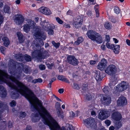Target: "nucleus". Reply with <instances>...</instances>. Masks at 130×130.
<instances>
[{
  "mask_svg": "<svg viewBox=\"0 0 130 130\" xmlns=\"http://www.w3.org/2000/svg\"><path fill=\"white\" fill-rule=\"evenodd\" d=\"M0 80L6 83L11 88L10 94L14 99L19 97V93L30 102L36 97L33 92L24 84L18 80L15 77L8 75L6 73L0 70Z\"/></svg>",
  "mask_w": 130,
  "mask_h": 130,
  "instance_id": "obj_1",
  "label": "nucleus"
},
{
  "mask_svg": "<svg viewBox=\"0 0 130 130\" xmlns=\"http://www.w3.org/2000/svg\"><path fill=\"white\" fill-rule=\"evenodd\" d=\"M30 102L31 104V109L32 111L38 112L36 114L32 113L31 115L33 122L38 121L41 117L43 122L49 126L51 130H66L64 126L60 128L58 123L51 117L37 97H36Z\"/></svg>",
  "mask_w": 130,
  "mask_h": 130,
  "instance_id": "obj_2",
  "label": "nucleus"
},
{
  "mask_svg": "<svg viewBox=\"0 0 130 130\" xmlns=\"http://www.w3.org/2000/svg\"><path fill=\"white\" fill-rule=\"evenodd\" d=\"M88 38L92 40L96 41L97 43H101L102 42L101 36L95 31L92 30H89L87 33Z\"/></svg>",
  "mask_w": 130,
  "mask_h": 130,
  "instance_id": "obj_3",
  "label": "nucleus"
},
{
  "mask_svg": "<svg viewBox=\"0 0 130 130\" xmlns=\"http://www.w3.org/2000/svg\"><path fill=\"white\" fill-rule=\"evenodd\" d=\"M32 56L35 58L38 61H41L42 59L46 58L47 55L45 52H43L41 50H36L32 54Z\"/></svg>",
  "mask_w": 130,
  "mask_h": 130,
  "instance_id": "obj_4",
  "label": "nucleus"
},
{
  "mask_svg": "<svg viewBox=\"0 0 130 130\" xmlns=\"http://www.w3.org/2000/svg\"><path fill=\"white\" fill-rule=\"evenodd\" d=\"M117 71V68L114 65L110 64L107 67L105 72L109 75L112 76L116 73Z\"/></svg>",
  "mask_w": 130,
  "mask_h": 130,
  "instance_id": "obj_5",
  "label": "nucleus"
},
{
  "mask_svg": "<svg viewBox=\"0 0 130 130\" xmlns=\"http://www.w3.org/2000/svg\"><path fill=\"white\" fill-rule=\"evenodd\" d=\"M34 31H33L32 32L33 35L36 38L40 36L42 38L43 40H45L46 37L45 36V33L42 32V31L41 30V27L38 26L36 27Z\"/></svg>",
  "mask_w": 130,
  "mask_h": 130,
  "instance_id": "obj_6",
  "label": "nucleus"
},
{
  "mask_svg": "<svg viewBox=\"0 0 130 130\" xmlns=\"http://www.w3.org/2000/svg\"><path fill=\"white\" fill-rule=\"evenodd\" d=\"M128 86V84L127 82L122 81L117 85L115 89L120 92H122L126 89Z\"/></svg>",
  "mask_w": 130,
  "mask_h": 130,
  "instance_id": "obj_7",
  "label": "nucleus"
},
{
  "mask_svg": "<svg viewBox=\"0 0 130 130\" xmlns=\"http://www.w3.org/2000/svg\"><path fill=\"white\" fill-rule=\"evenodd\" d=\"M13 20L15 24L19 25L23 23L24 21L25 18L22 15L18 14L14 16Z\"/></svg>",
  "mask_w": 130,
  "mask_h": 130,
  "instance_id": "obj_8",
  "label": "nucleus"
},
{
  "mask_svg": "<svg viewBox=\"0 0 130 130\" xmlns=\"http://www.w3.org/2000/svg\"><path fill=\"white\" fill-rule=\"evenodd\" d=\"M110 111L106 110L100 111L99 115V118L102 120L107 118L109 116Z\"/></svg>",
  "mask_w": 130,
  "mask_h": 130,
  "instance_id": "obj_9",
  "label": "nucleus"
},
{
  "mask_svg": "<svg viewBox=\"0 0 130 130\" xmlns=\"http://www.w3.org/2000/svg\"><path fill=\"white\" fill-rule=\"evenodd\" d=\"M84 121L85 124L88 127H94L96 125L94 120L92 118L85 119Z\"/></svg>",
  "mask_w": 130,
  "mask_h": 130,
  "instance_id": "obj_10",
  "label": "nucleus"
},
{
  "mask_svg": "<svg viewBox=\"0 0 130 130\" xmlns=\"http://www.w3.org/2000/svg\"><path fill=\"white\" fill-rule=\"evenodd\" d=\"M106 46L107 48L113 50V51L115 54L119 53L120 48L119 45L111 44L108 42H107L106 44Z\"/></svg>",
  "mask_w": 130,
  "mask_h": 130,
  "instance_id": "obj_11",
  "label": "nucleus"
},
{
  "mask_svg": "<svg viewBox=\"0 0 130 130\" xmlns=\"http://www.w3.org/2000/svg\"><path fill=\"white\" fill-rule=\"evenodd\" d=\"M67 60L69 63L74 66L77 65L78 63L77 59L73 56L70 55L68 56L67 58Z\"/></svg>",
  "mask_w": 130,
  "mask_h": 130,
  "instance_id": "obj_12",
  "label": "nucleus"
},
{
  "mask_svg": "<svg viewBox=\"0 0 130 130\" xmlns=\"http://www.w3.org/2000/svg\"><path fill=\"white\" fill-rule=\"evenodd\" d=\"M127 100L125 98L122 96L119 98L117 101V105L119 106H122L126 104Z\"/></svg>",
  "mask_w": 130,
  "mask_h": 130,
  "instance_id": "obj_13",
  "label": "nucleus"
},
{
  "mask_svg": "<svg viewBox=\"0 0 130 130\" xmlns=\"http://www.w3.org/2000/svg\"><path fill=\"white\" fill-rule=\"evenodd\" d=\"M83 22V20L82 19L79 17L76 20V21L73 22V25L75 28H78L81 27Z\"/></svg>",
  "mask_w": 130,
  "mask_h": 130,
  "instance_id": "obj_14",
  "label": "nucleus"
},
{
  "mask_svg": "<svg viewBox=\"0 0 130 130\" xmlns=\"http://www.w3.org/2000/svg\"><path fill=\"white\" fill-rule=\"evenodd\" d=\"M102 103L104 105H109L111 102V98L110 96H106L104 97L103 99L101 100Z\"/></svg>",
  "mask_w": 130,
  "mask_h": 130,
  "instance_id": "obj_15",
  "label": "nucleus"
},
{
  "mask_svg": "<svg viewBox=\"0 0 130 130\" xmlns=\"http://www.w3.org/2000/svg\"><path fill=\"white\" fill-rule=\"evenodd\" d=\"M55 106L57 110L58 117L60 118H63V116L61 115L62 112L61 111V108L60 107V103L58 102H57L56 103Z\"/></svg>",
  "mask_w": 130,
  "mask_h": 130,
  "instance_id": "obj_16",
  "label": "nucleus"
},
{
  "mask_svg": "<svg viewBox=\"0 0 130 130\" xmlns=\"http://www.w3.org/2000/svg\"><path fill=\"white\" fill-rule=\"evenodd\" d=\"M112 118L116 121H119L122 118V116L119 112L117 111L114 112L112 115Z\"/></svg>",
  "mask_w": 130,
  "mask_h": 130,
  "instance_id": "obj_17",
  "label": "nucleus"
},
{
  "mask_svg": "<svg viewBox=\"0 0 130 130\" xmlns=\"http://www.w3.org/2000/svg\"><path fill=\"white\" fill-rule=\"evenodd\" d=\"M2 39L4 42V44L6 47L8 46L10 43V42L8 38L4 35H2L0 37V39Z\"/></svg>",
  "mask_w": 130,
  "mask_h": 130,
  "instance_id": "obj_18",
  "label": "nucleus"
},
{
  "mask_svg": "<svg viewBox=\"0 0 130 130\" xmlns=\"http://www.w3.org/2000/svg\"><path fill=\"white\" fill-rule=\"evenodd\" d=\"M26 24H27L29 26L32 28H34V30H33L32 32L34 31L35 30V28L36 27H38L36 26L35 27L36 23L34 21H32L31 19H28L27 20L26 22Z\"/></svg>",
  "mask_w": 130,
  "mask_h": 130,
  "instance_id": "obj_19",
  "label": "nucleus"
},
{
  "mask_svg": "<svg viewBox=\"0 0 130 130\" xmlns=\"http://www.w3.org/2000/svg\"><path fill=\"white\" fill-rule=\"evenodd\" d=\"M7 91L5 88L0 85V96L2 98L5 97L7 95Z\"/></svg>",
  "mask_w": 130,
  "mask_h": 130,
  "instance_id": "obj_20",
  "label": "nucleus"
},
{
  "mask_svg": "<svg viewBox=\"0 0 130 130\" xmlns=\"http://www.w3.org/2000/svg\"><path fill=\"white\" fill-rule=\"evenodd\" d=\"M38 10L39 12L47 15H50L52 13L49 9H38Z\"/></svg>",
  "mask_w": 130,
  "mask_h": 130,
  "instance_id": "obj_21",
  "label": "nucleus"
},
{
  "mask_svg": "<svg viewBox=\"0 0 130 130\" xmlns=\"http://www.w3.org/2000/svg\"><path fill=\"white\" fill-rule=\"evenodd\" d=\"M95 77L97 81H100L102 80L103 77L102 76V73H100L99 71H96L95 72Z\"/></svg>",
  "mask_w": 130,
  "mask_h": 130,
  "instance_id": "obj_22",
  "label": "nucleus"
},
{
  "mask_svg": "<svg viewBox=\"0 0 130 130\" xmlns=\"http://www.w3.org/2000/svg\"><path fill=\"white\" fill-rule=\"evenodd\" d=\"M18 65L19 66V67H21V69L22 67H23V70L24 72L26 73H27L29 72V67L28 66H24V67L23 64L22 63H18Z\"/></svg>",
  "mask_w": 130,
  "mask_h": 130,
  "instance_id": "obj_23",
  "label": "nucleus"
},
{
  "mask_svg": "<svg viewBox=\"0 0 130 130\" xmlns=\"http://www.w3.org/2000/svg\"><path fill=\"white\" fill-rule=\"evenodd\" d=\"M122 14L126 18L130 17V11L127 9H125L122 11Z\"/></svg>",
  "mask_w": 130,
  "mask_h": 130,
  "instance_id": "obj_24",
  "label": "nucleus"
},
{
  "mask_svg": "<svg viewBox=\"0 0 130 130\" xmlns=\"http://www.w3.org/2000/svg\"><path fill=\"white\" fill-rule=\"evenodd\" d=\"M17 35L19 42L20 43L23 42L24 41V39L23 38L22 34L20 32H18L17 33Z\"/></svg>",
  "mask_w": 130,
  "mask_h": 130,
  "instance_id": "obj_25",
  "label": "nucleus"
},
{
  "mask_svg": "<svg viewBox=\"0 0 130 130\" xmlns=\"http://www.w3.org/2000/svg\"><path fill=\"white\" fill-rule=\"evenodd\" d=\"M15 57L17 60L22 61L24 59V57L22 54H19L16 55Z\"/></svg>",
  "mask_w": 130,
  "mask_h": 130,
  "instance_id": "obj_26",
  "label": "nucleus"
},
{
  "mask_svg": "<svg viewBox=\"0 0 130 130\" xmlns=\"http://www.w3.org/2000/svg\"><path fill=\"white\" fill-rule=\"evenodd\" d=\"M26 23L24 24L23 26V30L25 32L28 33L30 31L31 29H32Z\"/></svg>",
  "mask_w": 130,
  "mask_h": 130,
  "instance_id": "obj_27",
  "label": "nucleus"
},
{
  "mask_svg": "<svg viewBox=\"0 0 130 130\" xmlns=\"http://www.w3.org/2000/svg\"><path fill=\"white\" fill-rule=\"evenodd\" d=\"M42 28L43 30L46 31H48L51 28L50 25L49 24H47L45 23H44V25L42 26Z\"/></svg>",
  "mask_w": 130,
  "mask_h": 130,
  "instance_id": "obj_28",
  "label": "nucleus"
},
{
  "mask_svg": "<svg viewBox=\"0 0 130 130\" xmlns=\"http://www.w3.org/2000/svg\"><path fill=\"white\" fill-rule=\"evenodd\" d=\"M105 67H106L104 65L102 64H101L100 62L99 63L97 66L98 69L101 71H103L104 70Z\"/></svg>",
  "mask_w": 130,
  "mask_h": 130,
  "instance_id": "obj_29",
  "label": "nucleus"
},
{
  "mask_svg": "<svg viewBox=\"0 0 130 130\" xmlns=\"http://www.w3.org/2000/svg\"><path fill=\"white\" fill-rule=\"evenodd\" d=\"M3 107L5 109H7L8 107L6 104H4L1 101H0V108Z\"/></svg>",
  "mask_w": 130,
  "mask_h": 130,
  "instance_id": "obj_30",
  "label": "nucleus"
},
{
  "mask_svg": "<svg viewBox=\"0 0 130 130\" xmlns=\"http://www.w3.org/2000/svg\"><path fill=\"white\" fill-rule=\"evenodd\" d=\"M104 26L105 28L107 29H110L112 27L111 25L108 22H106Z\"/></svg>",
  "mask_w": 130,
  "mask_h": 130,
  "instance_id": "obj_31",
  "label": "nucleus"
},
{
  "mask_svg": "<svg viewBox=\"0 0 130 130\" xmlns=\"http://www.w3.org/2000/svg\"><path fill=\"white\" fill-rule=\"evenodd\" d=\"M83 41V38L82 37H79L78 38L77 40L75 42L74 44L76 45H78Z\"/></svg>",
  "mask_w": 130,
  "mask_h": 130,
  "instance_id": "obj_32",
  "label": "nucleus"
},
{
  "mask_svg": "<svg viewBox=\"0 0 130 130\" xmlns=\"http://www.w3.org/2000/svg\"><path fill=\"white\" fill-rule=\"evenodd\" d=\"M42 79L40 78H39L37 79H35L32 81V82L36 84L37 83H42Z\"/></svg>",
  "mask_w": 130,
  "mask_h": 130,
  "instance_id": "obj_33",
  "label": "nucleus"
},
{
  "mask_svg": "<svg viewBox=\"0 0 130 130\" xmlns=\"http://www.w3.org/2000/svg\"><path fill=\"white\" fill-rule=\"evenodd\" d=\"M100 62L101 64H102L106 67L107 66V60L105 59H102Z\"/></svg>",
  "mask_w": 130,
  "mask_h": 130,
  "instance_id": "obj_34",
  "label": "nucleus"
},
{
  "mask_svg": "<svg viewBox=\"0 0 130 130\" xmlns=\"http://www.w3.org/2000/svg\"><path fill=\"white\" fill-rule=\"evenodd\" d=\"M66 126L67 127V130H75L71 124H66Z\"/></svg>",
  "mask_w": 130,
  "mask_h": 130,
  "instance_id": "obj_35",
  "label": "nucleus"
},
{
  "mask_svg": "<svg viewBox=\"0 0 130 130\" xmlns=\"http://www.w3.org/2000/svg\"><path fill=\"white\" fill-rule=\"evenodd\" d=\"M14 61L12 59H11L8 63V66L9 67H14Z\"/></svg>",
  "mask_w": 130,
  "mask_h": 130,
  "instance_id": "obj_36",
  "label": "nucleus"
},
{
  "mask_svg": "<svg viewBox=\"0 0 130 130\" xmlns=\"http://www.w3.org/2000/svg\"><path fill=\"white\" fill-rule=\"evenodd\" d=\"M24 57L25 60L27 61H30L31 60V57L29 55L26 54L24 55Z\"/></svg>",
  "mask_w": 130,
  "mask_h": 130,
  "instance_id": "obj_37",
  "label": "nucleus"
},
{
  "mask_svg": "<svg viewBox=\"0 0 130 130\" xmlns=\"http://www.w3.org/2000/svg\"><path fill=\"white\" fill-rule=\"evenodd\" d=\"M103 91L105 93H107L109 92V87L105 86L103 89Z\"/></svg>",
  "mask_w": 130,
  "mask_h": 130,
  "instance_id": "obj_38",
  "label": "nucleus"
},
{
  "mask_svg": "<svg viewBox=\"0 0 130 130\" xmlns=\"http://www.w3.org/2000/svg\"><path fill=\"white\" fill-rule=\"evenodd\" d=\"M52 43L53 45L56 48H58L60 45V43H56L53 41H52Z\"/></svg>",
  "mask_w": 130,
  "mask_h": 130,
  "instance_id": "obj_39",
  "label": "nucleus"
},
{
  "mask_svg": "<svg viewBox=\"0 0 130 130\" xmlns=\"http://www.w3.org/2000/svg\"><path fill=\"white\" fill-rule=\"evenodd\" d=\"M26 114L24 112H21L20 113V118L21 119H22L24 118L26 116Z\"/></svg>",
  "mask_w": 130,
  "mask_h": 130,
  "instance_id": "obj_40",
  "label": "nucleus"
},
{
  "mask_svg": "<svg viewBox=\"0 0 130 130\" xmlns=\"http://www.w3.org/2000/svg\"><path fill=\"white\" fill-rule=\"evenodd\" d=\"M56 20L57 22L59 24H61L63 23V21L59 18L57 17L56 18Z\"/></svg>",
  "mask_w": 130,
  "mask_h": 130,
  "instance_id": "obj_41",
  "label": "nucleus"
},
{
  "mask_svg": "<svg viewBox=\"0 0 130 130\" xmlns=\"http://www.w3.org/2000/svg\"><path fill=\"white\" fill-rule=\"evenodd\" d=\"M25 79L27 80L28 82H30L31 80L33 79V77L32 76H27L25 78Z\"/></svg>",
  "mask_w": 130,
  "mask_h": 130,
  "instance_id": "obj_42",
  "label": "nucleus"
},
{
  "mask_svg": "<svg viewBox=\"0 0 130 130\" xmlns=\"http://www.w3.org/2000/svg\"><path fill=\"white\" fill-rule=\"evenodd\" d=\"M73 87L75 89H78L79 88V87L77 84L74 83Z\"/></svg>",
  "mask_w": 130,
  "mask_h": 130,
  "instance_id": "obj_43",
  "label": "nucleus"
},
{
  "mask_svg": "<svg viewBox=\"0 0 130 130\" xmlns=\"http://www.w3.org/2000/svg\"><path fill=\"white\" fill-rule=\"evenodd\" d=\"M10 105L11 106L14 107L16 105V103L13 100L10 103Z\"/></svg>",
  "mask_w": 130,
  "mask_h": 130,
  "instance_id": "obj_44",
  "label": "nucleus"
},
{
  "mask_svg": "<svg viewBox=\"0 0 130 130\" xmlns=\"http://www.w3.org/2000/svg\"><path fill=\"white\" fill-rule=\"evenodd\" d=\"M82 89L83 90H85L87 88V84H84L82 86Z\"/></svg>",
  "mask_w": 130,
  "mask_h": 130,
  "instance_id": "obj_45",
  "label": "nucleus"
},
{
  "mask_svg": "<svg viewBox=\"0 0 130 130\" xmlns=\"http://www.w3.org/2000/svg\"><path fill=\"white\" fill-rule=\"evenodd\" d=\"M0 50L2 53L4 54L5 52L6 51V48L4 47L1 46L0 48Z\"/></svg>",
  "mask_w": 130,
  "mask_h": 130,
  "instance_id": "obj_46",
  "label": "nucleus"
},
{
  "mask_svg": "<svg viewBox=\"0 0 130 130\" xmlns=\"http://www.w3.org/2000/svg\"><path fill=\"white\" fill-rule=\"evenodd\" d=\"M116 126L118 128H120L122 126V124L121 122H119L117 123L116 125Z\"/></svg>",
  "mask_w": 130,
  "mask_h": 130,
  "instance_id": "obj_47",
  "label": "nucleus"
},
{
  "mask_svg": "<svg viewBox=\"0 0 130 130\" xmlns=\"http://www.w3.org/2000/svg\"><path fill=\"white\" fill-rule=\"evenodd\" d=\"M45 66L43 64H41L39 66L40 69L41 70H44L45 69Z\"/></svg>",
  "mask_w": 130,
  "mask_h": 130,
  "instance_id": "obj_48",
  "label": "nucleus"
},
{
  "mask_svg": "<svg viewBox=\"0 0 130 130\" xmlns=\"http://www.w3.org/2000/svg\"><path fill=\"white\" fill-rule=\"evenodd\" d=\"M86 98L87 100H90L92 99V96L91 95H87L86 96Z\"/></svg>",
  "mask_w": 130,
  "mask_h": 130,
  "instance_id": "obj_49",
  "label": "nucleus"
},
{
  "mask_svg": "<svg viewBox=\"0 0 130 130\" xmlns=\"http://www.w3.org/2000/svg\"><path fill=\"white\" fill-rule=\"evenodd\" d=\"M4 11L5 13H10L11 12L9 9H4Z\"/></svg>",
  "mask_w": 130,
  "mask_h": 130,
  "instance_id": "obj_50",
  "label": "nucleus"
},
{
  "mask_svg": "<svg viewBox=\"0 0 130 130\" xmlns=\"http://www.w3.org/2000/svg\"><path fill=\"white\" fill-rule=\"evenodd\" d=\"M114 11L115 13L117 14H118L120 13V11L119 9H115Z\"/></svg>",
  "mask_w": 130,
  "mask_h": 130,
  "instance_id": "obj_51",
  "label": "nucleus"
},
{
  "mask_svg": "<svg viewBox=\"0 0 130 130\" xmlns=\"http://www.w3.org/2000/svg\"><path fill=\"white\" fill-rule=\"evenodd\" d=\"M95 11L96 13V17H98L99 16V11L98 9H95Z\"/></svg>",
  "mask_w": 130,
  "mask_h": 130,
  "instance_id": "obj_52",
  "label": "nucleus"
},
{
  "mask_svg": "<svg viewBox=\"0 0 130 130\" xmlns=\"http://www.w3.org/2000/svg\"><path fill=\"white\" fill-rule=\"evenodd\" d=\"M48 31V34L49 35H52L53 34L54 31L53 30H50V29Z\"/></svg>",
  "mask_w": 130,
  "mask_h": 130,
  "instance_id": "obj_53",
  "label": "nucleus"
},
{
  "mask_svg": "<svg viewBox=\"0 0 130 130\" xmlns=\"http://www.w3.org/2000/svg\"><path fill=\"white\" fill-rule=\"evenodd\" d=\"M105 124L109 126L110 124V121L108 120H106L105 121Z\"/></svg>",
  "mask_w": 130,
  "mask_h": 130,
  "instance_id": "obj_54",
  "label": "nucleus"
},
{
  "mask_svg": "<svg viewBox=\"0 0 130 130\" xmlns=\"http://www.w3.org/2000/svg\"><path fill=\"white\" fill-rule=\"evenodd\" d=\"M64 76L62 75H59L58 77V78L59 80L62 81Z\"/></svg>",
  "mask_w": 130,
  "mask_h": 130,
  "instance_id": "obj_55",
  "label": "nucleus"
},
{
  "mask_svg": "<svg viewBox=\"0 0 130 130\" xmlns=\"http://www.w3.org/2000/svg\"><path fill=\"white\" fill-rule=\"evenodd\" d=\"M63 80H62L63 81H64L65 82L67 83H70V82L68 80V79L64 77V78L63 79Z\"/></svg>",
  "mask_w": 130,
  "mask_h": 130,
  "instance_id": "obj_56",
  "label": "nucleus"
},
{
  "mask_svg": "<svg viewBox=\"0 0 130 130\" xmlns=\"http://www.w3.org/2000/svg\"><path fill=\"white\" fill-rule=\"evenodd\" d=\"M105 38L107 41L108 42H109L110 41V38L109 36L108 35H106Z\"/></svg>",
  "mask_w": 130,
  "mask_h": 130,
  "instance_id": "obj_57",
  "label": "nucleus"
},
{
  "mask_svg": "<svg viewBox=\"0 0 130 130\" xmlns=\"http://www.w3.org/2000/svg\"><path fill=\"white\" fill-rule=\"evenodd\" d=\"M78 74L77 73V72L76 71V72L73 73V77H74L76 76H78Z\"/></svg>",
  "mask_w": 130,
  "mask_h": 130,
  "instance_id": "obj_58",
  "label": "nucleus"
},
{
  "mask_svg": "<svg viewBox=\"0 0 130 130\" xmlns=\"http://www.w3.org/2000/svg\"><path fill=\"white\" fill-rule=\"evenodd\" d=\"M64 26L66 28H70V26L69 24H68L66 23L64 24Z\"/></svg>",
  "mask_w": 130,
  "mask_h": 130,
  "instance_id": "obj_59",
  "label": "nucleus"
},
{
  "mask_svg": "<svg viewBox=\"0 0 130 130\" xmlns=\"http://www.w3.org/2000/svg\"><path fill=\"white\" fill-rule=\"evenodd\" d=\"M64 89H60L58 90V92L60 93H62L64 92Z\"/></svg>",
  "mask_w": 130,
  "mask_h": 130,
  "instance_id": "obj_60",
  "label": "nucleus"
},
{
  "mask_svg": "<svg viewBox=\"0 0 130 130\" xmlns=\"http://www.w3.org/2000/svg\"><path fill=\"white\" fill-rule=\"evenodd\" d=\"M8 127L9 128H11L12 126V123L11 122H8Z\"/></svg>",
  "mask_w": 130,
  "mask_h": 130,
  "instance_id": "obj_61",
  "label": "nucleus"
},
{
  "mask_svg": "<svg viewBox=\"0 0 130 130\" xmlns=\"http://www.w3.org/2000/svg\"><path fill=\"white\" fill-rule=\"evenodd\" d=\"M70 116L72 117H73L75 115V114L73 112V111H71L70 112Z\"/></svg>",
  "mask_w": 130,
  "mask_h": 130,
  "instance_id": "obj_62",
  "label": "nucleus"
},
{
  "mask_svg": "<svg viewBox=\"0 0 130 130\" xmlns=\"http://www.w3.org/2000/svg\"><path fill=\"white\" fill-rule=\"evenodd\" d=\"M96 61H95L91 60L90 61V63L91 64H95Z\"/></svg>",
  "mask_w": 130,
  "mask_h": 130,
  "instance_id": "obj_63",
  "label": "nucleus"
},
{
  "mask_svg": "<svg viewBox=\"0 0 130 130\" xmlns=\"http://www.w3.org/2000/svg\"><path fill=\"white\" fill-rule=\"evenodd\" d=\"M26 130H32L31 127L29 125H28L26 128Z\"/></svg>",
  "mask_w": 130,
  "mask_h": 130,
  "instance_id": "obj_64",
  "label": "nucleus"
}]
</instances>
